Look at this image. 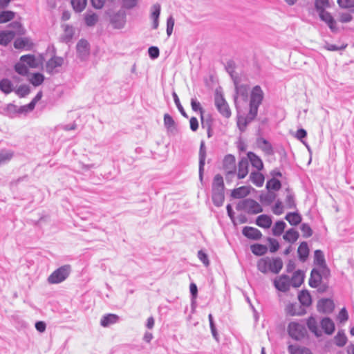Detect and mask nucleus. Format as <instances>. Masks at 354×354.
<instances>
[{
	"instance_id": "7c9ffc66",
	"label": "nucleus",
	"mask_w": 354,
	"mask_h": 354,
	"mask_svg": "<svg viewBox=\"0 0 354 354\" xmlns=\"http://www.w3.org/2000/svg\"><path fill=\"white\" fill-rule=\"evenodd\" d=\"M250 179L257 187H261L264 183V176L259 172H252L250 175Z\"/></svg>"
},
{
	"instance_id": "ea45409f",
	"label": "nucleus",
	"mask_w": 354,
	"mask_h": 354,
	"mask_svg": "<svg viewBox=\"0 0 354 354\" xmlns=\"http://www.w3.org/2000/svg\"><path fill=\"white\" fill-rule=\"evenodd\" d=\"M15 14L10 10L0 12V24H4L14 19Z\"/></svg>"
},
{
	"instance_id": "7ed1b4c3",
	"label": "nucleus",
	"mask_w": 354,
	"mask_h": 354,
	"mask_svg": "<svg viewBox=\"0 0 354 354\" xmlns=\"http://www.w3.org/2000/svg\"><path fill=\"white\" fill-rule=\"evenodd\" d=\"M236 209L250 214H257L262 212L260 204L252 199H246L239 202Z\"/></svg>"
},
{
	"instance_id": "4c0bfd02",
	"label": "nucleus",
	"mask_w": 354,
	"mask_h": 354,
	"mask_svg": "<svg viewBox=\"0 0 354 354\" xmlns=\"http://www.w3.org/2000/svg\"><path fill=\"white\" fill-rule=\"evenodd\" d=\"M250 249L252 252L257 256H261L265 254L268 250L266 246L258 243L252 245L250 246Z\"/></svg>"
},
{
	"instance_id": "6ab92c4d",
	"label": "nucleus",
	"mask_w": 354,
	"mask_h": 354,
	"mask_svg": "<svg viewBox=\"0 0 354 354\" xmlns=\"http://www.w3.org/2000/svg\"><path fill=\"white\" fill-rule=\"evenodd\" d=\"M248 159L250 160L252 166L257 169V171H261L263 168V164L261 159L257 156L253 152H248L247 153Z\"/></svg>"
},
{
	"instance_id": "79ce46f5",
	"label": "nucleus",
	"mask_w": 354,
	"mask_h": 354,
	"mask_svg": "<svg viewBox=\"0 0 354 354\" xmlns=\"http://www.w3.org/2000/svg\"><path fill=\"white\" fill-rule=\"evenodd\" d=\"M84 20L88 26H93L97 22L98 16L95 13H88L84 16Z\"/></svg>"
},
{
	"instance_id": "9b49d317",
	"label": "nucleus",
	"mask_w": 354,
	"mask_h": 354,
	"mask_svg": "<svg viewBox=\"0 0 354 354\" xmlns=\"http://www.w3.org/2000/svg\"><path fill=\"white\" fill-rule=\"evenodd\" d=\"M314 263L315 265L319 266L320 269L322 270L323 274H325V272H329V270L327 269L326 267L324 253L322 250H317L315 251Z\"/></svg>"
},
{
	"instance_id": "4468645a",
	"label": "nucleus",
	"mask_w": 354,
	"mask_h": 354,
	"mask_svg": "<svg viewBox=\"0 0 354 354\" xmlns=\"http://www.w3.org/2000/svg\"><path fill=\"white\" fill-rule=\"evenodd\" d=\"M34 44L29 38H18L14 41V46L17 49L30 50Z\"/></svg>"
},
{
	"instance_id": "4d7b16f0",
	"label": "nucleus",
	"mask_w": 354,
	"mask_h": 354,
	"mask_svg": "<svg viewBox=\"0 0 354 354\" xmlns=\"http://www.w3.org/2000/svg\"><path fill=\"white\" fill-rule=\"evenodd\" d=\"M287 221H301V217L297 212L289 213L286 216Z\"/></svg>"
},
{
	"instance_id": "13d9d810",
	"label": "nucleus",
	"mask_w": 354,
	"mask_h": 354,
	"mask_svg": "<svg viewBox=\"0 0 354 354\" xmlns=\"http://www.w3.org/2000/svg\"><path fill=\"white\" fill-rule=\"evenodd\" d=\"M174 102H175V104L178 108V109L179 110V111L180 112V113L184 116V117H187L183 106L181 105L180 102V100H179V98L178 97V95H176V93H174Z\"/></svg>"
},
{
	"instance_id": "49530a36",
	"label": "nucleus",
	"mask_w": 354,
	"mask_h": 354,
	"mask_svg": "<svg viewBox=\"0 0 354 354\" xmlns=\"http://www.w3.org/2000/svg\"><path fill=\"white\" fill-rule=\"evenodd\" d=\"M30 88L28 85H21L15 91L16 94L20 97H24L30 93Z\"/></svg>"
},
{
	"instance_id": "69168bd1",
	"label": "nucleus",
	"mask_w": 354,
	"mask_h": 354,
	"mask_svg": "<svg viewBox=\"0 0 354 354\" xmlns=\"http://www.w3.org/2000/svg\"><path fill=\"white\" fill-rule=\"evenodd\" d=\"M35 328L37 331L43 333L46 330V324L44 322L38 321L35 323Z\"/></svg>"
},
{
	"instance_id": "603ef678",
	"label": "nucleus",
	"mask_w": 354,
	"mask_h": 354,
	"mask_svg": "<svg viewBox=\"0 0 354 354\" xmlns=\"http://www.w3.org/2000/svg\"><path fill=\"white\" fill-rule=\"evenodd\" d=\"M198 258L200 259L201 262L204 264L205 266H208L209 265V261L208 259L207 254L203 250H201L198 252Z\"/></svg>"
},
{
	"instance_id": "6e6d98bb",
	"label": "nucleus",
	"mask_w": 354,
	"mask_h": 354,
	"mask_svg": "<svg viewBox=\"0 0 354 354\" xmlns=\"http://www.w3.org/2000/svg\"><path fill=\"white\" fill-rule=\"evenodd\" d=\"M164 123L167 128H172L175 125V122L172 117L168 113L164 115Z\"/></svg>"
},
{
	"instance_id": "c85d7f7f",
	"label": "nucleus",
	"mask_w": 354,
	"mask_h": 354,
	"mask_svg": "<svg viewBox=\"0 0 354 354\" xmlns=\"http://www.w3.org/2000/svg\"><path fill=\"white\" fill-rule=\"evenodd\" d=\"M191 106L194 111H199L202 126L204 127L205 124L204 122V110L202 108L201 103L195 98L191 100Z\"/></svg>"
},
{
	"instance_id": "f257e3e1",
	"label": "nucleus",
	"mask_w": 354,
	"mask_h": 354,
	"mask_svg": "<svg viewBox=\"0 0 354 354\" xmlns=\"http://www.w3.org/2000/svg\"><path fill=\"white\" fill-rule=\"evenodd\" d=\"M257 266V269L262 273L270 272L278 274L283 268V261L279 257H266L260 259Z\"/></svg>"
},
{
	"instance_id": "c756f323",
	"label": "nucleus",
	"mask_w": 354,
	"mask_h": 354,
	"mask_svg": "<svg viewBox=\"0 0 354 354\" xmlns=\"http://www.w3.org/2000/svg\"><path fill=\"white\" fill-rule=\"evenodd\" d=\"M298 299L304 306H309L312 303L311 296L308 290H302L298 295Z\"/></svg>"
},
{
	"instance_id": "de8ad7c7",
	"label": "nucleus",
	"mask_w": 354,
	"mask_h": 354,
	"mask_svg": "<svg viewBox=\"0 0 354 354\" xmlns=\"http://www.w3.org/2000/svg\"><path fill=\"white\" fill-rule=\"evenodd\" d=\"M13 153L10 151L3 150L0 152V165L12 159Z\"/></svg>"
},
{
	"instance_id": "bb28decb",
	"label": "nucleus",
	"mask_w": 354,
	"mask_h": 354,
	"mask_svg": "<svg viewBox=\"0 0 354 354\" xmlns=\"http://www.w3.org/2000/svg\"><path fill=\"white\" fill-rule=\"evenodd\" d=\"M15 35L13 31H0V44L6 46L13 39Z\"/></svg>"
},
{
	"instance_id": "052dcab7",
	"label": "nucleus",
	"mask_w": 354,
	"mask_h": 354,
	"mask_svg": "<svg viewBox=\"0 0 354 354\" xmlns=\"http://www.w3.org/2000/svg\"><path fill=\"white\" fill-rule=\"evenodd\" d=\"M174 26V19L172 17L168 18L167 21V33L169 36H170L172 33L173 29Z\"/></svg>"
},
{
	"instance_id": "412c9836",
	"label": "nucleus",
	"mask_w": 354,
	"mask_h": 354,
	"mask_svg": "<svg viewBox=\"0 0 354 354\" xmlns=\"http://www.w3.org/2000/svg\"><path fill=\"white\" fill-rule=\"evenodd\" d=\"M304 280V273L301 270H298L293 273L292 278L290 279V286L295 288L299 287L303 283Z\"/></svg>"
},
{
	"instance_id": "20e7f679",
	"label": "nucleus",
	"mask_w": 354,
	"mask_h": 354,
	"mask_svg": "<svg viewBox=\"0 0 354 354\" xmlns=\"http://www.w3.org/2000/svg\"><path fill=\"white\" fill-rule=\"evenodd\" d=\"M263 98V93L259 86L253 88L250 98V112L253 115H256L258 106L261 103Z\"/></svg>"
},
{
	"instance_id": "473e14b6",
	"label": "nucleus",
	"mask_w": 354,
	"mask_h": 354,
	"mask_svg": "<svg viewBox=\"0 0 354 354\" xmlns=\"http://www.w3.org/2000/svg\"><path fill=\"white\" fill-rule=\"evenodd\" d=\"M111 22L115 28H121L125 24V16L124 13L116 14L111 19Z\"/></svg>"
},
{
	"instance_id": "f3484780",
	"label": "nucleus",
	"mask_w": 354,
	"mask_h": 354,
	"mask_svg": "<svg viewBox=\"0 0 354 354\" xmlns=\"http://www.w3.org/2000/svg\"><path fill=\"white\" fill-rule=\"evenodd\" d=\"M224 189L225 185L223 178L220 174H216L212 182V192H224Z\"/></svg>"
},
{
	"instance_id": "37998d69",
	"label": "nucleus",
	"mask_w": 354,
	"mask_h": 354,
	"mask_svg": "<svg viewBox=\"0 0 354 354\" xmlns=\"http://www.w3.org/2000/svg\"><path fill=\"white\" fill-rule=\"evenodd\" d=\"M160 13V6L158 4L154 5L153 6V11L151 13V17L153 19V27L154 28H157L158 26V19Z\"/></svg>"
},
{
	"instance_id": "0e129e2a",
	"label": "nucleus",
	"mask_w": 354,
	"mask_h": 354,
	"mask_svg": "<svg viewBox=\"0 0 354 354\" xmlns=\"http://www.w3.org/2000/svg\"><path fill=\"white\" fill-rule=\"evenodd\" d=\"M190 129L196 131L198 129V122L196 118L192 117L189 120Z\"/></svg>"
},
{
	"instance_id": "f704fd0d",
	"label": "nucleus",
	"mask_w": 354,
	"mask_h": 354,
	"mask_svg": "<svg viewBox=\"0 0 354 354\" xmlns=\"http://www.w3.org/2000/svg\"><path fill=\"white\" fill-rule=\"evenodd\" d=\"M299 238V233L294 229H290L283 235V239L288 243H293Z\"/></svg>"
},
{
	"instance_id": "423d86ee",
	"label": "nucleus",
	"mask_w": 354,
	"mask_h": 354,
	"mask_svg": "<svg viewBox=\"0 0 354 354\" xmlns=\"http://www.w3.org/2000/svg\"><path fill=\"white\" fill-rule=\"evenodd\" d=\"M214 103L217 110L223 116L227 118L231 116L230 109L221 93H215Z\"/></svg>"
},
{
	"instance_id": "6e6552de",
	"label": "nucleus",
	"mask_w": 354,
	"mask_h": 354,
	"mask_svg": "<svg viewBox=\"0 0 354 354\" xmlns=\"http://www.w3.org/2000/svg\"><path fill=\"white\" fill-rule=\"evenodd\" d=\"M335 308L333 300L330 299H322L318 301L317 310L324 313H331Z\"/></svg>"
},
{
	"instance_id": "e2e57ef3",
	"label": "nucleus",
	"mask_w": 354,
	"mask_h": 354,
	"mask_svg": "<svg viewBox=\"0 0 354 354\" xmlns=\"http://www.w3.org/2000/svg\"><path fill=\"white\" fill-rule=\"evenodd\" d=\"M149 56L154 59L157 58L159 55V49L156 46H151L149 48Z\"/></svg>"
},
{
	"instance_id": "393cba45",
	"label": "nucleus",
	"mask_w": 354,
	"mask_h": 354,
	"mask_svg": "<svg viewBox=\"0 0 354 354\" xmlns=\"http://www.w3.org/2000/svg\"><path fill=\"white\" fill-rule=\"evenodd\" d=\"M319 17L322 20L325 21L328 25L331 30L335 29V21L330 13L326 12L325 10H321L319 12Z\"/></svg>"
},
{
	"instance_id": "a878e982",
	"label": "nucleus",
	"mask_w": 354,
	"mask_h": 354,
	"mask_svg": "<svg viewBox=\"0 0 354 354\" xmlns=\"http://www.w3.org/2000/svg\"><path fill=\"white\" fill-rule=\"evenodd\" d=\"M119 317L115 314H108L102 317L100 324L104 327H107L111 324L118 322Z\"/></svg>"
},
{
	"instance_id": "a19ab883",
	"label": "nucleus",
	"mask_w": 354,
	"mask_h": 354,
	"mask_svg": "<svg viewBox=\"0 0 354 354\" xmlns=\"http://www.w3.org/2000/svg\"><path fill=\"white\" fill-rule=\"evenodd\" d=\"M288 351L290 354H310V351L304 347H297L293 345L288 346Z\"/></svg>"
},
{
	"instance_id": "09e8293b",
	"label": "nucleus",
	"mask_w": 354,
	"mask_h": 354,
	"mask_svg": "<svg viewBox=\"0 0 354 354\" xmlns=\"http://www.w3.org/2000/svg\"><path fill=\"white\" fill-rule=\"evenodd\" d=\"M15 69L17 73L21 75H26L28 73V67L21 62L17 63L15 66Z\"/></svg>"
},
{
	"instance_id": "8fccbe9b",
	"label": "nucleus",
	"mask_w": 354,
	"mask_h": 354,
	"mask_svg": "<svg viewBox=\"0 0 354 354\" xmlns=\"http://www.w3.org/2000/svg\"><path fill=\"white\" fill-rule=\"evenodd\" d=\"M281 182L275 178L270 180L266 185L268 189L279 190L281 188Z\"/></svg>"
},
{
	"instance_id": "ddd939ff",
	"label": "nucleus",
	"mask_w": 354,
	"mask_h": 354,
	"mask_svg": "<svg viewBox=\"0 0 354 354\" xmlns=\"http://www.w3.org/2000/svg\"><path fill=\"white\" fill-rule=\"evenodd\" d=\"M64 64V59L60 57L54 56L46 63V68L48 73H53L55 68L60 67Z\"/></svg>"
},
{
	"instance_id": "39448f33",
	"label": "nucleus",
	"mask_w": 354,
	"mask_h": 354,
	"mask_svg": "<svg viewBox=\"0 0 354 354\" xmlns=\"http://www.w3.org/2000/svg\"><path fill=\"white\" fill-rule=\"evenodd\" d=\"M288 333L292 339L301 340L305 337L306 330L305 326L301 324L290 322L288 326Z\"/></svg>"
},
{
	"instance_id": "5701e85b",
	"label": "nucleus",
	"mask_w": 354,
	"mask_h": 354,
	"mask_svg": "<svg viewBox=\"0 0 354 354\" xmlns=\"http://www.w3.org/2000/svg\"><path fill=\"white\" fill-rule=\"evenodd\" d=\"M307 326L308 329L317 337L322 336V331L319 329L317 322L315 317H310L307 320Z\"/></svg>"
},
{
	"instance_id": "0eeeda50",
	"label": "nucleus",
	"mask_w": 354,
	"mask_h": 354,
	"mask_svg": "<svg viewBox=\"0 0 354 354\" xmlns=\"http://www.w3.org/2000/svg\"><path fill=\"white\" fill-rule=\"evenodd\" d=\"M275 288L281 292H287L290 287V281L288 276L283 274L279 277L275 279L274 281Z\"/></svg>"
},
{
	"instance_id": "2f4dec72",
	"label": "nucleus",
	"mask_w": 354,
	"mask_h": 354,
	"mask_svg": "<svg viewBox=\"0 0 354 354\" xmlns=\"http://www.w3.org/2000/svg\"><path fill=\"white\" fill-rule=\"evenodd\" d=\"M286 312L291 316L301 315L304 313V310H301V306L297 304H290L287 306Z\"/></svg>"
},
{
	"instance_id": "a211bd4d",
	"label": "nucleus",
	"mask_w": 354,
	"mask_h": 354,
	"mask_svg": "<svg viewBox=\"0 0 354 354\" xmlns=\"http://www.w3.org/2000/svg\"><path fill=\"white\" fill-rule=\"evenodd\" d=\"M243 234L247 238L254 240H258L261 237V232L252 227H245L243 229Z\"/></svg>"
},
{
	"instance_id": "9d476101",
	"label": "nucleus",
	"mask_w": 354,
	"mask_h": 354,
	"mask_svg": "<svg viewBox=\"0 0 354 354\" xmlns=\"http://www.w3.org/2000/svg\"><path fill=\"white\" fill-rule=\"evenodd\" d=\"M20 61L26 63L30 68H36L42 65V60L33 55H25L20 57Z\"/></svg>"
},
{
	"instance_id": "f03ea898",
	"label": "nucleus",
	"mask_w": 354,
	"mask_h": 354,
	"mask_svg": "<svg viewBox=\"0 0 354 354\" xmlns=\"http://www.w3.org/2000/svg\"><path fill=\"white\" fill-rule=\"evenodd\" d=\"M71 272V266L68 264L62 266L53 271L48 277L50 284H57L65 281Z\"/></svg>"
},
{
	"instance_id": "3c124183",
	"label": "nucleus",
	"mask_w": 354,
	"mask_h": 354,
	"mask_svg": "<svg viewBox=\"0 0 354 354\" xmlns=\"http://www.w3.org/2000/svg\"><path fill=\"white\" fill-rule=\"evenodd\" d=\"M300 229H301V230L303 233V236L304 237L308 238V237H310V236H312L313 230L307 223H303Z\"/></svg>"
},
{
	"instance_id": "c03bdc74",
	"label": "nucleus",
	"mask_w": 354,
	"mask_h": 354,
	"mask_svg": "<svg viewBox=\"0 0 354 354\" xmlns=\"http://www.w3.org/2000/svg\"><path fill=\"white\" fill-rule=\"evenodd\" d=\"M224 198V192H212V200L215 205H222Z\"/></svg>"
},
{
	"instance_id": "58836bf2",
	"label": "nucleus",
	"mask_w": 354,
	"mask_h": 354,
	"mask_svg": "<svg viewBox=\"0 0 354 354\" xmlns=\"http://www.w3.org/2000/svg\"><path fill=\"white\" fill-rule=\"evenodd\" d=\"M44 81V76L39 73H35L29 79V82L35 86L41 85Z\"/></svg>"
},
{
	"instance_id": "b1692460",
	"label": "nucleus",
	"mask_w": 354,
	"mask_h": 354,
	"mask_svg": "<svg viewBox=\"0 0 354 354\" xmlns=\"http://www.w3.org/2000/svg\"><path fill=\"white\" fill-rule=\"evenodd\" d=\"M77 50L80 56L84 57L89 53V44L85 39H81L77 45Z\"/></svg>"
},
{
	"instance_id": "5fc2aeb1",
	"label": "nucleus",
	"mask_w": 354,
	"mask_h": 354,
	"mask_svg": "<svg viewBox=\"0 0 354 354\" xmlns=\"http://www.w3.org/2000/svg\"><path fill=\"white\" fill-rule=\"evenodd\" d=\"M337 3L342 8H354V0H337Z\"/></svg>"
},
{
	"instance_id": "e433bc0d",
	"label": "nucleus",
	"mask_w": 354,
	"mask_h": 354,
	"mask_svg": "<svg viewBox=\"0 0 354 354\" xmlns=\"http://www.w3.org/2000/svg\"><path fill=\"white\" fill-rule=\"evenodd\" d=\"M334 339L335 344L339 347L344 346L347 342V337L344 330H339Z\"/></svg>"
},
{
	"instance_id": "c9c22d12",
	"label": "nucleus",
	"mask_w": 354,
	"mask_h": 354,
	"mask_svg": "<svg viewBox=\"0 0 354 354\" xmlns=\"http://www.w3.org/2000/svg\"><path fill=\"white\" fill-rule=\"evenodd\" d=\"M71 3L75 12H81L85 9L87 0H71Z\"/></svg>"
},
{
	"instance_id": "338daca9",
	"label": "nucleus",
	"mask_w": 354,
	"mask_h": 354,
	"mask_svg": "<svg viewBox=\"0 0 354 354\" xmlns=\"http://www.w3.org/2000/svg\"><path fill=\"white\" fill-rule=\"evenodd\" d=\"M105 3V0H91L92 6L96 9L102 8Z\"/></svg>"
},
{
	"instance_id": "aec40b11",
	"label": "nucleus",
	"mask_w": 354,
	"mask_h": 354,
	"mask_svg": "<svg viewBox=\"0 0 354 354\" xmlns=\"http://www.w3.org/2000/svg\"><path fill=\"white\" fill-rule=\"evenodd\" d=\"M322 328L324 333L328 335H331L335 330V324L333 320L329 317L323 318L320 322Z\"/></svg>"
},
{
	"instance_id": "1a4fd4ad",
	"label": "nucleus",
	"mask_w": 354,
	"mask_h": 354,
	"mask_svg": "<svg viewBox=\"0 0 354 354\" xmlns=\"http://www.w3.org/2000/svg\"><path fill=\"white\" fill-rule=\"evenodd\" d=\"M223 169L227 174H234L236 171V159L233 155L225 156L223 164Z\"/></svg>"
},
{
	"instance_id": "680f3d73",
	"label": "nucleus",
	"mask_w": 354,
	"mask_h": 354,
	"mask_svg": "<svg viewBox=\"0 0 354 354\" xmlns=\"http://www.w3.org/2000/svg\"><path fill=\"white\" fill-rule=\"evenodd\" d=\"M347 46V44H343L342 46H336L335 44H327L326 46V48L329 51H335V50H343Z\"/></svg>"
},
{
	"instance_id": "864d4df0",
	"label": "nucleus",
	"mask_w": 354,
	"mask_h": 354,
	"mask_svg": "<svg viewBox=\"0 0 354 354\" xmlns=\"http://www.w3.org/2000/svg\"><path fill=\"white\" fill-rule=\"evenodd\" d=\"M348 312H347L346 308H342L337 315V320L340 323H344V322H346L348 320Z\"/></svg>"
},
{
	"instance_id": "dca6fc26",
	"label": "nucleus",
	"mask_w": 354,
	"mask_h": 354,
	"mask_svg": "<svg viewBox=\"0 0 354 354\" xmlns=\"http://www.w3.org/2000/svg\"><path fill=\"white\" fill-rule=\"evenodd\" d=\"M248 160L243 158L239 162L237 176L239 179L244 178L249 171Z\"/></svg>"
},
{
	"instance_id": "bf43d9fd",
	"label": "nucleus",
	"mask_w": 354,
	"mask_h": 354,
	"mask_svg": "<svg viewBox=\"0 0 354 354\" xmlns=\"http://www.w3.org/2000/svg\"><path fill=\"white\" fill-rule=\"evenodd\" d=\"M328 6V0H316L315 6L317 10H324V8Z\"/></svg>"
},
{
	"instance_id": "72a5a7b5",
	"label": "nucleus",
	"mask_w": 354,
	"mask_h": 354,
	"mask_svg": "<svg viewBox=\"0 0 354 354\" xmlns=\"http://www.w3.org/2000/svg\"><path fill=\"white\" fill-rule=\"evenodd\" d=\"M0 90L5 94H9L13 91V84L8 79H3L0 81Z\"/></svg>"
},
{
	"instance_id": "774afa93",
	"label": "nucleus",
	"mask_w": 354,
	"mask_h": 354,
	"mask_svg": "<svg viewBox=\"0 0 354 354\" xmlns=\"http://www.w3.org/2000/svg\"><path fill=\"white\" fill-rule=\"evenodd\" d=\"M352 19V16L348 13H343L339 17V21L342 23H347L351 21Z\"/></svg>"
},
{
	"instance_id": "f8f14e48",
	"label": "nucleus",
	"mask_w": 354,
	"mask_h": 354,
	"mask_svg": "<svg viewBox=\"0 0 354 354\" xmlns=\"http://www.w3.org/2000/svg\"><path fill=\"white\" fill-rule=\"evenodd\" d=\"M251 189L250 186H241L232 190L231 196L237 199L243 198L250 194Z\"/></svg>"
},
{
	"instance_id": "4be33fe9",
	"label": "nucleus",
	"mask_w": 354,
	"mask_h": 354,
	"mask_svg": "<svg viewBox=\"0 0 354 354\" xmlns=\"http://www.w3.org/2000/svg\"><path fill=\"white\" fill-rule=\"evenodd\" d=\"M297 253L301 261L304 262L306 261L309 254V248L306 242L303 241L300 243Z\"/></svg>"
},
{
	"instance_id": "2eb2a0df",
	"label": "nucleus",
	"mask_w": 354,
	"mask_h": 354,
	"mask_svg": "<svg viewBox=\"0 0 354 354\" xmlns=\"http://www.w3.org/2000/svg\"><path fill=\"white\" fill-rule=\"evenodd\" d=\"M322 281V274L318 269L313 268L311 270L309 279V286L312 288H317Z\"/></svg>"
},
{
	"instance_id": "a18cd8bd",
	"label": "nucleus",
	"mask_w": 354,
	"mask_h": 354,
	"mask_svg": "<svg viewBox=\"0 0 354 354\" xmlns=\"http://www.w3.org/2000/svg\"><path fill=\"white\" fill-rule=\"evenodd\" d=\"M286 227V223H274V225L272 227V234L274 236L281 235Z\"/></svg>"
},
{
	"instance_id": "cd10ccee",
	"label": "nucleus",
	"mask_w": 354,
	"mask_h": 354,
	"mask_svg": "<svg viewBox=\"0 0 354 354\" xmlns=\"http://www.w3.org/2000/svg\"><path fill=\"white\" fill-rule=\"evenodd\" d=\"M205 157H206V150H205V144L203 142H201V146H200V151H199V172H200L201 178H202V174H203V172L204 170Z\"/></svg>"
}]
</instances>
